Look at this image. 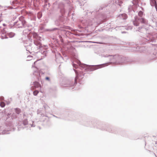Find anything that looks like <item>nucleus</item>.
I'll list each match as a JSON object with an SVG mask.
<instances>
[{
  "label": "nucleus",
  "instance_id": "1",
  "mask_svg": "<svg viewBox=\"0 0 157 157\" xmlns=\"http://www.w3.org/2000/svg\"><path fill=\"white\" fill-rule=\"evenodd\" d=\"M20 21H18V23L17 24L19 25V27H22L25 23V21L23 19V17H21L20 18Z\"/></svg>",
  "mask_w": 157,
  "mask_h": 157
},
{
  "label": "nucleus",
  "instance_id": "2",
  "mask_svg": "<svg viewBox=\"0 0 157 157\" xmlns=\"http://www.w3.org/2000/svg\"><path fill=\"white\" fill-rule=\"evenodd\" d=\"M135 20L133 21V24L135 25L138 26L139 25V23L138 22V20H139L138 17L137 16L135 17Z\"/></svg>",
  "mask_w": 157,
  "mask_h": 157
},
{
  "label": "nucleus",
  "instance_id": "3",
  "mask_svg": "<svg viewBox=\"0 0 157 157\" xmlns=\"http://www.w3.org/2000/svg\"><path fill=\"white\" fill-rule=\"evenodd\" d=\"M35 87L37 88L41 87V85L40 84L37 82H35L34 83Z\"/></svg>",
  "mask_w": 157,
  "mask_h": 157
},
{
  "label": "nucleus",
  "instance_id": "4",
  "mask_svg": "<svg viewBox=\"0 0 157 157\" xmlns=\"http://www.w3.org/2000/svg\"><path fill=\"white\" fill-rule=\"evenodd\" d=\"M138 20H140L141 22L142 23H146V20L144 18H141L140 19H139Z\"/></svg>",
  "mask_w": 157,
  "mask_h": 157
},
{
  "label": "nucleus",
  "instance_id": "5",
  "mask_svg": "<svg viewBox=\"0 0 157 157\" xmlns=\"http://www.w3.org/2000/svg\"><path fill=\"white\" fill-rule=\"evenodd\" d=\"M143 14V12L142 11H140L138 13V15L140 17H142Z\"/></svg>",
  "mask_w": 157,
  "mask_h": 157
},
{
  "label": "nucleus",
  "instance_id": "6",
  "mask_svg": "<svg viewBox=\"0 0 157 157\" xmlns=\"http://www.w3.org/2000/svg\"><path fill=\"white\" fill-rule=\"evenodd\" d=\"M39 93V91L38 90H36L33 92V94L34 95L36 96Z\"/></svg>",
  "mask_w": 157,
  "mask_h": 157
},
{
  "label": "nucleus",
  "instance_id": "7",
  "mask_svg": "<svg viewBox=\"0 0 157 157\" xmlns=\"http://www.w3.org/2000/svg\"><path fill=\"white\" fill-rule=\"evenodd\" d=\"M0 105L1 107H3L5 106V103L3 102H1L0 103Z\"/></svg>",
  "mask_w": 157,
  "mask_h": 157
},
{
  "label": "nucleus",
  "instance_id": "8",
  "mask_svg": "<svg viewBox=\"0 0 157 157\" xmlns=\"http://www.w3.org/2000/svg\"><path fill=\"white\" fill-rule=\"evenodd\" d=\"M28 122L26 120H25L24 121L23 124L24 125H26L27 124Z\"/></svg>",
  "mask_w": 157,
  "mask_h": 157
},
{
  "label": "nucleus",
  "instance_id": "9",
  "mask_svg": "<svg viewBox=\"0 0 157 157\" xmlns=\"http://www.w3.org/2000/svg\"><path fill=\"white\" fill-rule=\"evenodd\" d=\"M45 79L46 80H49L50 79H49V78L48 77H46L45 78Z\"/></svg>",
  "mask_w": 157,
  "mask_h": 157
},
{
  "label": "nucleus",
  "instance_id": "10",
  "mask_svg": "<svg viewBox=\"0 0 157 157\" xmlns=\"http://www.w3.org/2000/svg\"><path fill=\"white\" fill-rule=\"evenodd\" d=\"M99 67V66H97L96 67L95 69H98V68H100Z\"/></svg>",
  "mask_w": 157,
  "mask_h": 157
},
{
  "label": "nucleus",
  "instance_id": "11",
  "mask_svg": "<svg viewBox=\"0 0 157 157\" xmlns=\"http://www.w3.org/2000/svg\"><path fill=\"white\" fill-rule=\"evenodd\" d=\"M155 7H157V5H156V2L155 1Z\"/></svg>",
  "mask_w": 157,
  "mask_h": 157
}]
</instances>
